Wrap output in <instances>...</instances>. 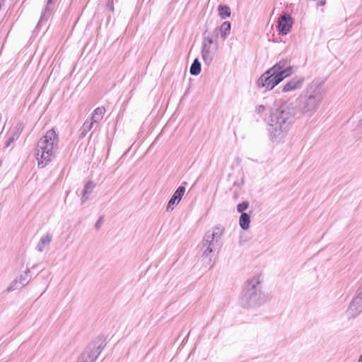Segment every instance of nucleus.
<instances>
[{
  "instance_id": "obj_19",
  "label": "nucleus",
  "mask_w": 362,
  "mask_h": 362,
  "mask_svg": "<svg viewBox=\"0 0 362 362\" xmlns=\"http://www.w3.org/2000/svg\"><path fill=\"white\" fill-rule=\"evenodd\" d=\"M218 15L222 19L230 16L231 12L229 6L226 5H219L218 7Z\"/></svg>"
},
{
  "instance_id": "obj_12",
  "label": "nucleus",
  "mask_w": 362,
  "mask_h": 362,
  "mask_svg": "<svg viewBox=\"0 0 362 362\" xmlns=\"http://www.w3.org/2000/svg\"><path fill=\"white\" fill-rule=\"evenodd\" d=\"M105 109L104 107H98L94 110L91 116V122L88 124V122H84L83 125V128L84 131H90L94 124V123L99 122L103 117L105 115Z\"/></svg>"
},
{
  "instance_id": "obj_10",
  "label": "nucleus",
  "mask_w": 362,
  "mask_h": 362,
  "mask_svg": "<svg viewBox=\"0 0 362 362\" xmlns=\"http://www.w3.org/2000/svg\"><path fill=\"white\" fill-rule=\"evenodd\" d=\"M305 81L304 76H295L285 83L282 88V92L288 93L300 90L303 86Z\"/></svg>"
},
{
  "instance_id": "obj_28",
  "label": "nucleus",
  "mask_w": 362,
  "mask_h": 362,
  "mask_svg": "<svg viewBox=\"0 0 362 362\" xmlns=\"http://www.w3.org/2000/svg\"><path fill=\"white\" fill-rule=\"evenodd\" d=\"M103 222V217H100L99 219L97 221V222L95 224V228L98 230L100 228L101 223Z\"/></svg>"
},
{
  "instance_id": "obj_7",
  "label": "nucleus",
  "mask_w": 362,
  "mask_h": 362,
  "mask_svg": "<svg viewBox=\"0 0 362 362\" xmlns=\"http://www.w3.org/2000/svg\"><path fill=\"white\" fill-rule=\"evenodd\" d=\"M105 345L102 340L95 341L87 347L81 356L84 357V360L88 362H95L104 349Z\"/></svg>"
},
{
  "instance_id": "obj_8",
  "label": "nucleus",
  "mask_w": 362,
  "mask_h": 362,
  "mask_svg": "<svg viewBox=\"0 0 362 362\" xmlns=\"http://www.w3.org/2000/svg\"><path fill=\"white\" fill-rule=\"evenodd\" d=\"M362 312V287L360 286L354 298L351 301L348 309L346 310V315L349 318H354Z\"/></svg>"
},
{
  "instance_id": "obj_9",
  "label": "nucleus",
  "mask_w": 362,
  "mask_h": 362,
  "mask_svg": "<svg viewBox=\"0 0 362 362\" xmlns=\"http://www.w3.org/2000/svg\"><path fill=\"white\" fill-rule=\"evenodd\" d=\"M270 69L273 72L281 77L282 79L289 76L292 73V67L290 64V61L287 59H282Z\"/></svg>"
},
{
  "instance_id": "obj_30",
  "label": "nucleus",
  "mask_w": 362,
  "mask_h": 362,
  "mask_svg": "<svg viewBox=\"0 0 362 362\" xmlns=\"http://www.w3.org/2000/svg\"><path fill=\"white\" fill-rule=\"evenodd\" d=\"M317 6H323L325 4V0H320V1L317 2Z\"/></svg>"
},
{
  "instance_id": "obj_1",
  "label": "nucleus",
  "mask_w": 362,
  "mask_h": 362,
  "mask_svg": "<svg viewBox=\"0 0 362 362\" xmlns=\"http://www.w3.org/2000/svg\"><path fill=\"white\" fill-rule=\"evenodd\" d=\"M325 95L323 83L319 78L313 80L297 99V106L293 103H284L272 112L269 121L268 132L273 143H279L286 136L294 122L298 112L312 117L320 108Z\"/></svg>"
},
{
  "instance_id": "obj_31",
  "label": "nucleus",
  "mask_w": 362,
  "mask_h": 362,
  "mask_svg": "<svg viewBox=\"0 0 362 362\" xmlns=\"http://www.w3.org/2000/svg\"><path fill=\"white\" fill-rule=\"evenodd\" d=\"M77 362H88L87 361L84 360V357H80Z\"/></svg>"
},
{
  "instance_id": "obj_13",
  "label": "nucleus",
  "mask_w": 362,
  "mask_h": 362,
  "mask_svg": "<svg viewBox=\"0 0 362 362\" xmlns=\"http://www.w3.org/2000/svg\"><path fill=\"white\" fill-rule=\"evenodd\" d=\"M185 192V187H183V186H180L177 189L176 191L175 192V193L173 194V195L172 196V197L170 198V199L169 200L168 203V209H173V206L175 204H177L182 197H183L184 194Z\"/></svg>"
},
{
  "instance_id": "obj_18",
  "label": "nucleus",
  "mask_w": 362,
  "mask_h": 362,
  "mask_svg": "<svg viewBox=\"0 0 362 362\" xmlns=\"http://www.w3.org/2000/svg\"><path fill=\"white\" fill-rule=\"evenodd\" d=\"M250 217L247 213H242L240 216V226L243 230H247L250 227Z\"/></svg>"
},
{
  "instance_id": "obj_21",
  "label": "nucleus",
  "mask_w": 362,
  "mask_h": 362,
  "mask_svg": "<svg viewBox=\"0 0 362 362\" xmlns=\"http://www.w3.org/2000/svg\"><path fill=\"white\" fill-rule=\"evenodd\" d=\"M189 72H190L191 75H192V76H197L200 74L201 63L199 62V61L197 58L193 61V62L190 66Z\"/></svg>"
},
{
  "instance_id": "obj_26",
  "label": "nucleus",
  "mask_w": 362,
  "mask_h": 362,
  "mask_svg": "<svg viewBox=\"0 0 362 362\" xmlns=\"http://www.w3.org/2000/svg\"><path fill=\"white\" fill-rule=\"evenodd\" d=\"M266 107L263 105H259L256 107V112L260 114L265 110Z\"/></svg>"
},
{
  "instance_id": "obj_33",
  "label": "nucleus",
  "mask_w": 362,
  "mask_h": 362,
  "mask_svg": "<svg viewBox=\"0 0 362 362\" xmlns=\"http://www.w3.org/2000/svg\"><path fill=\"white\" fill-rule=\"evenodd\" d=\"M361 286L362 287V285Z\"/></svg>"
},
{
  "instance_id": "obj_11",
  "label": "nucleus",
  "mask_w": 362,
  "mask_h": 362,
  "mask_svg": "<svg viewBox=\"0 0 362 362\" xmlns=\"http://www.w3.org/2000/svg\"><path fill=\"white\" fill-rule=\"evenodd\" d=\"M293 25V19L288 13L281 15L278 19L277 28L282 35H286L291 30Z\"/></svg>"
},
{
  "instance_id": "obj_16",
  "label": "nucleus",
  "mask_w": 362,
  "mask_h": 362,
  "mask_svg": "<svg viewBox=\"0 0 362 362\" xmlns=\"http://www.w3.org/2000/svg\"><path fill=\"white\" fill-rule=\"evenodd\" d=\"M231 28V24L229 21L223 22L219 28H217L216 31H218L220 37L225 40L226 37L230 34Z\"/></svg>"
},
{
  "instance_id": "obj_27",
  "label": "nucleus",
  "mask_w": 362,
  "mask_h": 362,
  "mask_svg": "<svg viewBox=\"0 0 362 362\" xmlns=\"http://www.w3.org/2000/svg\"><path fill=\"white\" fill-rule=\"evenodd\" d=\"M107 7L112 11H114V6H113V0H108V1L106 4Z\"/></svg>"
},
{
  "instance_id": "obj_23",
  "label": "nucleus",
  "mask_w": 362,
  "mask_h": 362,
  "mask_svg": "<svg viewBox=\"0 0 362 362\" xmlns=\"http://www.w3.org/2000/svg\"><path fill=\"white\" fill-rule=\"evenodd\" d=\"M248 207H249V202L247 201H245V202H243L242 203H240L239 204H238L237 211L241 214L245 213L244 211L247 209Z\"/></svg>"
},
{
  "instance_id": "obj_15",
  "label": "nucleus",
  "mask_w": 362,
  "mask_h": 362,
  "mask_svg": "<svg viewBox=\"0 0 362 362\" xmlns=\"http://www.w3.org/2000/svg\"><path fill=\"white\" fill-rule=\"evenodd\" d=\"M53 10V0H47L46 7L41 13L40 19L38 24L41 23L43 21H47L52 14Z\"/></svg>"
},
{
  "instance_id": "obj_24",
  "label": "nucleus",
  "mask_w": 362,
  "mask_h": 362,
  "mask_svg": "<svg viewBox=\"0 0 362 362\" xmlns=\"http://www.w3.org/2000/svg\"><path fill=\"white\" fill-rule=\"evenodd\" d=\"M19 282L17 280L13 281L10 286L7 288L6 291L7 292H11L18 288L19 287Z\"/></svg>"
},
{
  "instance_id": "obj_32",
  "label": "nucleus",
  "mask_w": 362,
  "mask_h": 362,
  "mask_svg": "<svg viewBox=\"0 0 362 362\" xmlns=\"http://www.w3.org/2000/svg\"><path fill=\"white\" fill-rule=\"evenodd\" d=\"M358 362H362V354L360 356Z\"/></svg>"
},
{
  "instance_id": "obj_25",
  "label": "nucleus",
  "mask_w": 362,
  "mask_h": 362,
  "mask_svg": "<svg viewBox=\"0 0 362 362\" xmlns=\"http://www.w3.org/2000/svg\"><path fill=\"white\" fill-rule=\"evenodd\" d=\"M16 139L17 138L14 137V136L11 134L6 140L5 143V147H8L11 145V144H12Z\"/></svg>"
},
{
  "instance_id": "obj_22",
  "label": "nucleus",
  "mask_w": 362,
  "mask_h": 362,
  "mask_svg": "<svg viewBox=\"0 0 362 362\" xmlns=\"http://www.w3.org/2000/svg\"><path fill=\"white\" fill-rule=\"evenodd\" d=\"M24 128V125L22 122H18L15 127L13 128L11 134L16 137L17 139L21 135L23 129Z\"/></svg>"
},
{
  "instance_id": "obj_2",
  "label": "nucleus",
  "mask_w": 362,
  "mask_h": 362,
  "mask_svg": "<svg viewBox=\"0 0 362 362\" xmlns=\"http://www.w3.org/2000/svg\"><path fill=\"white\" fill-rule=\"evenodd\" d=\"M59 148V136L52 129L40 139L36 146V158L38 166L44 168L55 157Z\"/></svg>"
},
{
  "instance_id": "obj_5",
  "label": "nucleus",
  "mask_w": 362,
  "mask_h": 362,
  "mask_svg": "<svg viewBox=\"0 0 362 362\" xmlns=\"http://www.w3.org/2000/svg\"><path fill=\"white\" fill-rule=\"evenodd\" d=\"M283 80L281 77L269 69L259 77L257 81V86L258 88H265L267 90H272Z\"/></svg>"
},
{
  "instance_id": "obj_14",
  "label": "nucleus",
  "mask_w": 362,
  "mask_h": 362,
  "mask_svg": "<svg viewBox=\"0 0 362 362\" xmlns=\"http://www.w3.org/2000/svg\"><path fill=\"white\" fill-rule=\"evenodd\" d=\"M95 187V184L93 181H88L84 186L83 190L81 202L84 203L89 199V195L92 193L93 189Z\"/></svg>"
},
{
  "instance_id": "obj_3",
  "label": "nucleus",
  "mask_w": 362,
  "mask_h": 362,
  "mask_svg": "<svg viewBox=\"0 0 362 362\" xmlns=\"http://www.w3.org/2000/svg\"><path fill=\"white\" fill-rule=\"evenodd\" d=\"M225 231V228L218 224L207 231L200 244L201 258L206 266L211 268L213 266L214 253L218 246L222 235Z\"/></svg>"
},
{
  "instance_id": "obj_4",
  "label": "nucleus",
  "mask_w": 362,
  "mask_h": 362,
  "mask_svg": "<svg viewBox=\"0 0 362 362\" xmlns=\"http://www.w3.org/2000/svg\"><path fill=\"white\" fill-rule=\"evenodd\" d=\"M267 301V298L262 291L259 277L254 276L245 283L243 291L242 304L244 307L259 306Z\"/></svg>"
},
{
  "instance_id": "obj_20",
  "label": "nucleus",
  "mask_w": 362,
  "mask_h": 362,
  "mask_svg": "<svg viewBox=\"0 0 362 362\" xmlns=\"http://www.w3.org/2000/svg\"><path fill=\"white\" fill-rule=\"evenodd\" d=\"M31 279V276L30 274V269H27L24 274H21L18 279L17 280L19 282L20 286H25L27 285Z\"/></svg>"
},
{
  "instance_id": "obj_29",
  "label": "nucleus",
  "mask_w": 362,
  "mask_h": 362,
  "mask_svg": "<svg viewBox=\"0 0 362 362\" xmlns=\"http://www.w3.org/2000/svg\"><path fill=\"white\" fill-rule=\"evenodd\" d=\"M357 129H358V131L362 132V119L360 120V122L357 126Z\"/></svg>"
},
{
  "instance_id": "obj_17",
  "label": "nucleus",
  "mask_w": 362,
  "mask_h": 362,
  "mask_svg": "<svg viewBox=\"0 0 362 362\" xmlns=\"http://www.w3.org/2000/svg\"><path fill=\"white\" fill-rule=\"evenodd\" d=\"M52 239V235L47 233L46 235L41 238L39 244L37 245L36 249L38 252H42L45 245H49Z\"/></svg>"
},
{
  "instance_id": "obj_6",
  "label": "nucleus",
  "mask_w": 362,
  "mask_h": 362,
  "mask_svg": "<svg viewBox=\"0 0 362 362\" xmlns=\"http://www.w3.org/2000/svg\"><path fill=\"white\" fill-rule=\"evenodd\" d=\"M217 49V45H214L212 37L204 35L202 46V58L206 65L212 63Z\"/></svg>"
}]
</instances>
